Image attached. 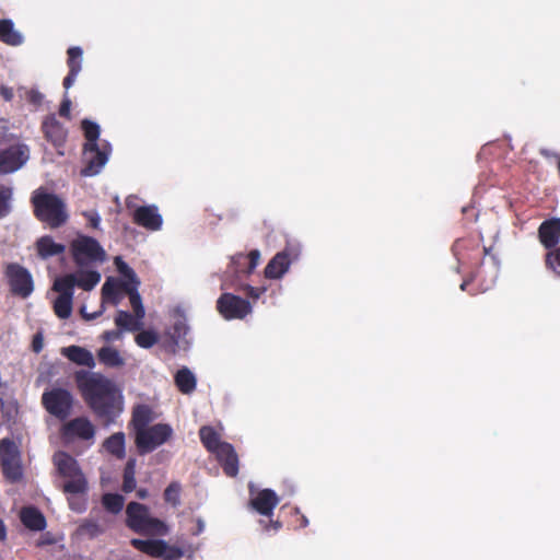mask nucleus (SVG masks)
Listing matches in <instances>:
<instances>
[{
	"label": "nucleus",
	"mask_w": 560,
	"mask_h": 560,
	"mask_svg": "<svg viewBox=\"0 0 560 560\" xmlns=\"http://www.w3.org/2000/svg\"><path fill=\"white\" fill-rule=\"evenodd\" d=\"M77 386L95 416L105 427L115 422L122 411V404L113 383L101 374L78 371L74 374Z\"/></svg>",
	"instance_id": "obj_1"
},
{
	"label": "nucleus",
	"mask_w": 560,
	"mask_h": 560,
	"mask_svg": "<svg viewBox=\"0 0 560 560\" xmlns=\"http://www.w3.org/2000/svg\"><path fill=\"white\" fill-rule=\"evenodd\" d=\"M31 202L35 218L51 229L60 228L69 219L66 202L44 188L33 191Z\"/></svg>",
	"instance_id": "obj_2"
},
{
	"label": "nucleus",
	"mask_w": 560,
	"mask_h": 560,
	"mask_svg": "<svg viewBox=\"0 0 560 560\" xmlns=\"http://www.w3.org/2000/svg\"><path fill=\"white\" fill-rule=\"evenodd\" d=\"M126 526L141 536L163 537L168 535V525L150 514V509L139 502H130L126 508Z\"/></svg>",
	"instance_id": "obj_3"
},
{
	"label": "nucleus",
	"mask_w": 560,
	"mask_h": 560,
	"mask_svg": "<svg viewBox=\"0 0 560 560\" xmlns=\"http://www.w3.org/2000/svg\"><path fill=\"white\" fill-rule=\"evenodd\" d=\"M58 475L68 479L62 490L70 494H85L88 491L86 478L78 460L66 452H57L52 457Z\"/></svg>",
	"instance_id": "obj_4"
},
{
	"label": "nucleus",
	"mask_w": 560,
	"mask_h": 560,
	"mask_svg": "<svg viewBox=\"0 0 560 560\" xmlns=\"http://www.w3.org/2000/svg\"><path fill=\"white\" fill-rule=\"evenodd\" d=\"M173 428L167 423H156L135 434V444L140 455H145L172 439Z\"/></svg>",
	"instance_id": "obj_5"
},
{
	"label": "nucleus",
	"mask_w": 560,
	"mask_h": 560,
	"mask_svg": "<svg viewBox=\"0 0 560 560\" xmlns=\"http://www.w3.org/2000/svg\"><path fill=\"white\" fill-rule=\"evenodd\" d=\"M454 256L460 267H479L489 248L481 246L480 242L471 236L462 237L455 241L452 246Z\"/></svg>",
	"instance_id": "obj_6"
},
{
	"label": "nucleus",
	"mask_w": 560,
	"mask_h": 560,
	"mask_svg": "<svg viewBox=\"0 0 560 560\" xmlns=\"http://www.w3.org/2000/svg\"><path fill=\"white\" fill-rule=\"evenodd\" d=\"M130 545L138 551L161 560H180L185 556L183 548L176 545H170L163 539L132 538Z\"/></svg>",
	"instance_id": "obj_7"
},
{
	"label": "nucleus",
	"mask_w": 560,
	"mask_h": 560,
	"mask_svg": "<svg viewBox=\"0 0 560 560\" xmlns=\"http://www.w3.org/2000/svg\"><path fill=\"white\" fill-rule=\"evenodd\" d=\"M42 405L48 413L63 421L71 415L73 396L68 389L55 387L43 393Z\"/></svg>",
	"instance_id": "obj_8"
},
{
	"label": "nucleus",
	"mask_w": 560,
	"mask_h": 560,
	"mask_svg": "<svg viewBox=\"0 0 560 560\" xmlns=\"http://www.w3.org/2000/svg\"><path fill=\"white\" fill-rule=\"evenodd\" d=\"M73 260L77 265L83 266L92 261H104L106 253L100 243L86 235H79L70 245Z\"/></svg>",
	"instance_id": "obj_9"
},
{
	"label": "nucleus",
	"mask_w": 560,
	"mask_h": 560,
	"mask_svg": "<svg viewBox=\"0 0 560 560\" xmlns=\"http://www.w3.org/2000/svg\"><path fill=\"white\" fill-rule=\"evenodd\" d=\"M0 467L11 483L19 482L23 477L20 452L10 439H3L0 443Z\"/></svg>",
	"instance_id": "obj_10"
},
{
	"label": "nucleus",
	"mask_w": 560,
	"mask_h": 560,
	"mask_svg": "<svg viewBox=\"0 0 560 560\" xmlns=\"http://www.w3.org/2000/svg\"><path fill=\"white\" fill-rule=\"evenodd\" d=\"M4 276L13 295L25 299L32 294L33 278L26 268L16 262L7 264Z\"/></svg>",
	"instance_id": "obj_11"
},
{
	"label": "nucleus",
	"mask_w": 560,
	"mask_h": 560,
	"mask_svg": "<svg viewBox=\"0 0 560 560\" xmlns=\"http://www.w3.org/2000/svg\"><path fill=\"white\" fill-rule=\"evenodd\" d=\"M217 310L228 320L243 319L252 312V305L241 296L223 293L217 301Z\"/></svg>",
	"instance_id": "obj_12"
},
{
	"label": "nucleus",
	"mask_w": 560,
	"mask_h": 560,
	"mask_svg": "<svg viewBox=\"0 0 560 560\" xmlns=\"http://www.w3.org/2000/svg\"><path fill=\"white\" fill-rule=\"evenodd\" d=\"M60 435L66 443L80 441H93L95 427L86 417H77L63 423Z\"/></svg>",
	"instance_id": "obj_13"
},
{
	"label": "nucleus",
	"mask_w": 560,
	"mask_h": 560,
	"mask_svg": "<svg viewBox=\"0 0 560 560\" xmlns=\"http://www.w3.org/2000/svg\"><path fill=\"white\" fill-rule=\"evenodd\" d=\"M28 159V149L24 144H14L0 151V175L21 168Z\"/></svg>",
	"instance_id": "obj_14"
},
{
	"label": "nucleus",
	"mask_w": 560,
	"mask_h": 560,
	"mask_svg": "<svg viewBox=\"0 0 560 560\" xmlns=\"http://www.w3.org/2000/svg\"><path fill=\"white\" fill-rule=\"evenodd\" d=\"M109 152L106 148L101 149L98 144L83 145V161L85 166L81 170L83 176H94L101 172L108 161Z\"/></svg>",
	"instance_id": "obj_15"
},
{
	"label": "nucleus",
	"mask_w": 560,
	"mask_h": 560,
	"mask_svg": "<svg viewBox=\"0 0 560 560\" xmlns=\"http://www.w3.org/2000/svg\"><path fill=\"white\" fill-rule=\"evenodd\" d=\"M42 131L45 139L57 150L63 148L68 138V129L56 118L54 114L45 117L42 122ZM58 153L62 154L61 151H58Z\"/></svg>",
	"instance_id": "obj_16"
},
{
	"label": "nucleus",
	"mask_w": 560,
	"mask_h": 560,
	"mask_svg": "<svg viewBox=\"0 0 560 560\" xmlns=\"http://www.w3.org/2000/svg\"><path fill=\"white\" fill-rule=\"evenodd\" d=\"M280 498L271 489L259 490L248 501V508L258 514L272 517L276 506L279 504Z\"/></svg>",
	"instance_id": "obj_17"
},
{
	"label": "nucleus",
	"mask_w": 560,
	"mask_h": 560,
	"mask_svg": "<svg viewBox=\"0 0 560 560\" xmlns=\"http://www.w3.org/2000/svg\"><path fill=\"white\" fill-rule=\"evenodd\" d=\"M260 259L258 249L250 250L247 255L238 253L231 258L230 270L236 277L250 275L257 267Z\"/></svg>",
	"instance_id": "obj_18"
},
{
	"label": "nucleus",
	"mask_w": 560,
	"mask_h": 560,
	"mask_svg": "<svg viewBox=\"0 0 560 560\" xmlns=\"http://www.w3.org/2000/svg\"><path fill=\"white\" fill-rule=\"evenodd\" d=\"M538 238L545 248H557L560 241V218L545 220L538 228Z\"/></svg>",
	"instance_id": "obj_19"
},
{
	"label": "nucleus",
	"mask_w": 560,
	"mask_h": 560,
	"mask_svg": "<svg viewBox=\"0 0 560 560\" xmlns=\"http://www.w3.org/2000/svg\"><path fill=\"white\" fill-rule=\"evenodd\" d=\"M133 222L151 231L161 229L163 220L155 206H141L133 212Z\"/></svg>",
	"instance_id": "obj_20"
},
{
	"label": "nucleus",
	"mask_w": 560,
	"mask_h": 560,
	"mask_svg": "<svg viewBox=\"0 0 560 560\" xmlns=\"http://www.w3.org/2000/svg\"><path fill=\"white\" fill-rule=\"evenodd\" d=\"M217 459L220 463L223 472L228 477H236L238 474V456L230 443H224L215 453Z\"/></svg>",
	"instance_id": "obj_21"
},
{
	"label": "nucleus",
	"mask_w": 560,
	"mask_h": 560,
	"mask_svg": "<svg viewBox=\"0 0 560 560\" xmlns=\"http://www.w3.org/2000/svg\"><path fill=\"white\" fill-rule=\"evenodd\" d=\"M290 264H291V259L285 249L280 253H277L271 258V260L267 264V266L265 268L266 278H268V279L281 278L288 271Z\"/></svg>",
	"instance_id": "obj_22"
},
{
	"label": "nucleus",
	"mask_w": 560,
	"mask_h": 560,
	"mask_svg": "<svg viewBox=\"0 0 560 560\" xmlns=\"http://www.w3.org/2000/svg\"><path fill=\"white\" fill-rule=\"evenodd\" d=\"M61 354L78 365L86 366L90 369L95 366L93 354L88 349L80 346L65 347L61 349Z\"/></svg>",
	"instance_id": "obj_23"
},
{
	"label": "nucleus",
	"mask_w": 560,
	"mask_h": 560,
	"mask_svg": "<svg viewBox=\"0 0 560 560\" xmlns=\"http://www.w3.org/2000/svg\"><path fill=\"white\" fill-rule=\"evenodd\" d=\"M20 518L23 525L35 532L45 529L46 518L43 513L35 506H25L21 510Z\"/></svg>",
	"instance_id": "obj_24"
},
{
	"label": "nucleus",
	"mask_w": 560,
	"mask_h": 560,
	"mask_svg": "<svg viewBox=\"0 0 560 560\" xmlns=\"http://www.w3.org/2000/svg\"><path fill=\"white\" fill-rule=\"evenodd\" d=\"M154 415L150 406L141 404L137 405L131 415L130 425L132 427L135 434L141 430L150 427L149 424L153 421Z\"/></svg>",
	"instance_id": "obj_25"
},
{
	"label": "nucleus",
	"mask_w": 560,
	"mask_h": 560,
	"mask_svg": "<svg viewBox=\"0 0 560 560\" xmlns=\"http://www.w3.org/2000/svg\"><path fill=\"white\" fill-rule=\"evenodd\" d=\"M37 254L40 258L47 259L57 255H61L66 250V246L56 243L49 235L42 236L36 242Z\"/></svg>",
	"instance_id": "obj_26"
},
{
	"label": "nucleus",
	"mask_w": 560,
	"mask_h": 560,
	"mask_svg": "<svg viewBox=\"0 0 560 560\" xmlns=\"http://www.w3.org/2000/svg\"><path fill=\"white\" fill-rule=\"evenodd\" d=\"M103 447L107 453L118 459H122L126 455V439L124 432H116L105 439Z\"/></svg>",
	"instance_id": "obj_27"
},
{
	"label": "nucleus",
	"mask_w": 560,
	"mask_h": 560,
	"mask_svg": "<svg viewBox=\"0 0 560 560\" xmlns=\"http://www.w3.org/2000/svg\"><path fill=\"white\" fill-rule=\"evenodd\" d=\"M199 438L202 445L210 453L215 454L225 443L220 440L219 433L210 425H203L199 429Z\"/></svg>",
	"instance_id": "obj_28"
},
{
	"label": "nucleus",
	"mask_w": 560,
	"mask_h": 560,
	"mask_svg": "<svg viewBox=\"0 0 560 560\" xmlns=\"http://www.w3.org/2000/svg\"><path fill=\"white\" fill-rule=\"evenodd\" d=\"M119 289L126 292L129 296L130 305L135 312L137 319H142L145 311L142 304L141 296L138 292V284H130L128 282H120Z\"/></svg>",
	"instance_id": "obj_29"
},
{
	"label": "nucleus",
	"mask_w": 560,
	"mask_h": 560,
	"mask_svg": "<svg viewBox=\"0 0 560 560\" xmlns=\"http://www.w3.org/2000/svg\"><path fill=\"white\" fill-rule=\"evenodd\" d=\"M0 40L10 46H19L23 43V36L14 28L9 19L0 20Z\"/></svg>",
	"instance_id": "obj_30"
},
{
	"label": "nucleus",
	"mask_w": 560,
	"mask_h": 560,
	"mask_svg": "<svg viewBox=\"0 0 560 560\" xmlns=\"http://www.w3.org/2000/svg\"><path fill=\"white\" fill-rule=\"evenodd\" d=\"M175 385L183 394H190L196 388V377L188 368L179 369L174 376Z\"/></svg>",
	"instance_id": "obj_31"
},
{
	"label": "nucleus",
	"mask_w": 560,
	"mask_h": 560,
	"mask_svg": "<svg viewBox=\"0 0 560 560\" xmlns=\"http://www.w3.org/2000/svg\"><path fill=\"white\" fill-rule=\"evenodd\" d=\"M75 287V273H68L59 277L52 284V290L59 293V296L73 298Z\"/></svg>",
	"instance_id": "obj_32"
},
{
	"label": "nucleus",
	"mask_w": 560,
	"mask_h": 560,
	"mask_svg": "<svg viewBox=\"0 0 560 560\" xmlns=\"http://www.w3.org/2000/svg\"><path fill=\"white\" fill-rule=\"evenodd\" d=\"M97 357L100 362L106 366L119 368L124 365V359L121 358L119 351L115 348L103 347L98 350Z\"/></svg>",
	"instance_id": "obj_33"
},
{
	"label": "nucleus",
	"mask_w": 560,
	"mask_h": 560,
	"mask_svg": "<svg viewBox=\"0 0 560 560\" xmlns=\"http://www.w3.org/2000/svg\"><path fill=\"white\" fill-rule=\"evenodd\" d=\"M136 458H129L125 465L121 486V490L125 493H130L136 489Z\"/></svg>",
	"instance_id": "obj_34"
},
{
	"label": "nucleus",
	"mask_w": 560,
	"mask_h": 560,
	"mask_svg": "<svg viewBox=\"0 0 560 560\" xmlns=\"http://www.w3.org/2000/svg\"><path fill=\"white\" fill-rule=\"evenodd\" d=\"M101 281V273L95 270L80 271L75 275V285L84 291H91Z\"/></svg>",
	"instance_id": "obj_35"
},
{
	"label": "nucleus",
	"mask_w": 560,
	"mask_h": 560,
	"mask_svg": "<svg viewBox=\"0 0 560 560\" xmlns=\"http://www.w3.org/2000/svg\"><path fill=\"white\" fill-rule=\"evenodd\" d=\"M140 320L137 319L136 315H131L127 311H118L115 316V324L119 329L137 330L140 326Z\"/></svg>",
	"instance_id": "obj_36"
},
{
	"label": "nucleus",
	"mask_w": 560,
	"mask_h": 560,
	"mask_svg": "<svg viewBox=\"0 0 560 560\" xmlns=\"http://www.w3.org/2000/svg\"><path fill=\"white\" fill-rule=\"evenodd\" d=\"M72 303H73V298H70L68 295H67V298L58 295L56 298V300L54 301L55 314L61 319L69 318L72 314Z\"/></svg>",
	"instance_id": "obj_37"
},
{
	"label": "nucleus",
	"mask_w": 560,
	"mask_h": 560,
	"mask_svg": "<svg viewBox=\"0 0 560 560\" xmlns=\"http://www.w3.org/2000/svg\"><path fill=\"white\" fill-rule=\"evenodd\" d=\"M125 499L118 493H105L102 497V504L106 511L118 514L124 508Z\"/></svg>",
	"instance_id": "obj_38"
},
{
	"label": "nucleus",
	"mask_w": 560,
	"mask_h": 560,
	"mask_svg": "<svg viewBox=\"0 0 560 560\" xmlns=\"http://www.w3.org/2000/svg\"><path fill=\"white\" fill-rule=\"evenodd\" d=\"M12 197H13L12 187L0 184V219L5 218L11 212Z\"/></svg>",
	"instance_id": "obj_39"
},
{
	"label": "nucleus",
	"mask_w": 560,
	"mask_h": 560,
	"mask_svg": "<svg viewBox=\"0 0 560 560\" xmlns=\"http://www.w3.org/2000/svg\"><path fill=\"white\" fill-rule=\"evenodd\" d=\"M81 128L83 130L86 142L84 144H98L97 140L100 137V126L89 119L81 121Z\"/></svg>",
	"instance_id": "obj_40"
},
{
	"label": "nucleus",
	"mask_w": 560,
	"mask_h": 560,
	"mask_svg": "<svg viewBox=\"0 0 560 560\" xmlns=\"http://www.w3.org/2000/svg\"><path fill=\"white\" fill-rule=\"evenodd\" d=\"M68 60L67 65L70 72L79 73L81 71L82 63V49L80 47H70L67 51Z\"/></svg>",
	"instance_id": "obj_41"
},
{
	"label": "nucleus",
	"mask_w": 560,
	"mask_h": 560,
	"mask_svg": "<svg viewBox=\"0 0 560 560\" xmlns=\"http://www.w3.org/2000/svg\"><path fill=\"white\" fill-rule=\"evenodd\" d=\"M114 264L118 272L129 280L128 283L139 284V280L137 279L135 271L128 266L126 261H124L120 256H116L114 258Z\"/></svg>",
	"instance_id": "obj_42"
},
{
	"label": "nucleus",
	"mask_w": 560,
	"mask_h": 560,
	"mask_svg": "<svg viewBox=\"0 0 560 560\" xmlns=\"http://www.w3.org/2000/svg\"><path fill=\"white\" fill-rule=\"evenodd\" d=\"M180 483L177 481L171 482L164 490V500L171 503L173 506H177L180 503Z\"/></svg>",
	"instance_id": "obj_43"
},
{
	"label": "nucleus",
	"mask_w": 560,
	"mask_h": 560,
	"mask_svg": "<svg viewBox=\"0 0 560 560\" xmlns=\"http://www.w3.org/2000/svg\"><path fill=\"white\" fill-rule=\"evenodd\" d=\"M545 265L556 276L560 277V246L549 250L545 256Z\"/></svg>",
	"instance_id": "obj_44"
},
{
	"label": "nucleus",
	"mask_w": 560,
	"mask_h": 560,
	"mask_svg": "<svg viewBox=\"0 0 560 560\" xmlns=\"http://www.w3.org/2000/svg\"><path fill=\"white\" fill-rule=\"evenodd\" d=\"M135 339L136 343L144 349L153 347L159 341L156 332L152 330H142L136 336Z\"/></svg>",
	"instance_id": "obj_45"
},
{
	"label": "nucleus",
	"mask_w": 560,
	"mask_h": 560,
	"mask_svg": "<svg viewBox=\"0 0 560 560\" xmlns=\"http://www.w3.org/2000/svg\"><path fill=\"white\" fill-rule=\"evenodd\" d=\"M189 332V326L185 318L177 319L172 328V338L176 343L184 341Z\"/></svg>",
	"instance_id": "obj_46"
},
{
	"label": "nucleus",
	"mask_w": 560,
	"mask_h": 560,
	"mask_svg": "<svg viewBox=\"0 0 560 560\" xmlns=\"http://www.w3.org/2000/svg\"><path fill=\"white\" fill-rule=\"evenodd\" d=\"M102 299L103 301H109L113 305L119 303L118 289L115 284L110 283L109 279L103 284Z\"/></svg>",
	"instance_id": "obj_47"
},
{
	"label": "nucleus",
	"mask_w": 560,
	"mask_h": 560,
	"mask_svg": "<svg viewBox=\"0 0 560 560\" xmlns=\"http://www.w3.org/2000/svg\"><path fill=\"white\" fill-rule=\"evenodd\" d=\"M80 532L83 535H88L90 538H95L103 534L104 529L95 521H85L80 525Z\"/></svg>",
	"instance_id": "obj_48"
},
{
	"label": "nucleus",
	"mask_w": 560,
	"mask_h": 560,
	"mask_svg": "<svg viewBox=\"0 0 560 560\" xmlns=\"http://www.w3.org/2000/svg\"><path fill=\"white\" fill-rule=\"evenodd\" d=\"M69 506L72 511L81 513L86 509V499L85 498H75L71 497L68 499Z\"/></svg>",
	"instance_id": "obj_49"
},
{
	"label": "nucleus",
	"mask_w": 560,
	"mask_h": 560,
	"mask_svg": "<svg viewBox=\"0 0 560 560\" xmlns=\"http://www.w3.org/2000/svg\"><path fill=\"white\" fill-rule=\"evenodd\" d=\"M269 521L266 522L264 520H260L259 521V524L261 525L262 529L265 532H278L279 529H281L282 527V523L278 520H272L271 517H268Z\"/></svg>",
	"instance_id": "obj_50"
},
{
	"label": "nucleus",
	"mask_w": 560,
	"mask_h": 560,
	"mask_svg": "<svg viewBox=\"0 0 560 560\" xmlns=\"http://www.w3.org/2000/svg\"><path fill=\"white\" fill-rule=\"evenodd\" d=\"M71 100L66 96L59 107V115L68 120L71 119Z\"/></svg>",
	"instance_id": "obj_51"
},
{
	"label": "nucleus",
	"mask_w": 560,
	"mask_h": 560,
	"mask_svg": "<svg viewBox=\"0 0 560 560\" xmlns=\"http://www.w3.org/2000/svg\"><path fill=\"white\" fill-rule=\"evenodd\" d=\"M43 100H44V95L39 91L31 90L27 92V101L31 104H33L35 106H39V105H42Z\"/></svg>",
	"instance_id": "obj_52"
},
{
	"label": "nucleus",
	"mask_w": 560,
	"mask_h": 560,
	"mask_svg": "<svg viewBox=\"0 0 560 560\" xmlns=\"http://www.w3.org/2000/svg\"><path fill=\"white\" fill-rule=\"evenodd\" d=\"M243 291L249 298L258 299L266 291V289L265 288H256V287H252V285L246 284L243 288Z\"/></svg>",
	"instance_id": "obj_53"
},
{
	"label": "nucleus",
	"mask_w": 560,
	"mask_h": 560,
	"mask_svg": "<svg viewBox=\"0 0 560 560\" xmlns=\"http://www.w3.org/2000/svg\"><path fill=\"white\" fill-rule=\"evenodd\" d=\"M0 96L5 102H11L14 97V91L12 88L1 84L0 85Z\"/></svg>",
	"instance_id": "obj_54"
},
{
	"label": "nucleus",
	"mask_w": 560,
	"mask_h": 560,
	"mask_svg": "<svg viewBox=\"0 0 560 560\" xmlns=\"http://www.w3.org/2000/svg\"><path fill=\"white\" fill-rule=\"evenodd\" d=\"M78 74H79V73H75L74 71H73V72H70V71H69V72H68L67 77L63 79V82H62L63 88H65L66 90L70 89V88L73 85V83L75 82V79H77Z\"/></svg>",
	"instance_id": "obj_55"
},
{
	"label": "nucleus",
	"mask_w": 560,
	"mask_h": 560,
	"mask_svg": "<svg viewBox=\"0 0 560 560\" xmlns=\"http://www.w3.org/2000/svg\"><path fill=\"white\" fill-rule=\"evenodd\" d=\"M32 348L35 352H39L43 349V338L39 334L34 336L32 341Z\"/></svg>",
	"instance_id": "obj_56"
},
{
	"label": "nucleus",
	"mask_w": 560,
	"mask_h": 560,
	"mask_svg": "<svg viewBox=\"0 0 560 560\" xmlns=\"http://www.w3.org/2000/svg\"><path fill=\"white\" fill-rule=\"evenodd\" d=\"M294 513L299 516V527H306L308 525L307 517L300 513L299 508H294Z\"/></svg>",
	"instance_id": "obj_57"
},
{
	"label": "nucleus",
	"mask_w": 560,
	"mask_h": 560,
	"mask_svg": "<svg viewBox=\"0 0 560 560\" xmlns=\"http://www.w3.org/2000/svg\"><path fill=\"white\" fill-rule=\"evenodd\" d=\"M89 223H90V226H92L93 229H97L100 223H101L100 215L97 213L90 214L89 215Z\"/></svg>",
	"instance_id": "obj_58"
},
{
	"label": "nucleus",
	"mask_w": 560,
	"mask_h": 560,
	"mask_svg": "<svg viewBox=\"0 0 560 560\" xmlns=\"http://www.w3.org/2000/svg\"><path fill=\"white\" fill-rule=\"evenodd\" d=\"M7 538V528L3 521L0 518V541L5 540Z\"/></svg>",
	"instance_id": "obj_59"
},
{
	"label": "nucleus",
	"mask_w": 560,
	"mask_h": 560,
	"mask_svg": "<svg viewBox=\"0 0 560 560\" xmlns=\"http://www.w3.org/2000/svg\"><path fill=\"white\" fill-rule=\"evenodd\" d=\"M119 336L118 331L112 330V331H105L104 337L107 340H114Z\"/></svg>",
	"instance_id": "obj_60"
},
{
	"label": "nucleus",
	"mask_w": 560,
	"mask_h": 560,
	"mask_svg": "<svg viewBox=\"0 0 560 560\" xmlns=\"http://www.w3.org/2000/svg\"><path fill=\"white\" fill-rule=\"evenodd\" d=\"M148 495H149V492L147 489L140 488L137 490V497L139 499L143 500V499L148 498Z\"/></svg>",
	"instance_id": "obj_61"
},
{
	"label": "nucleus",
	"mask_w": 560,
	"mask_h": 560,
	"mask_svg": "<svg viewBox=\"0 0 560 560\" xmlns=\"http://www.w3.org/2000/svg\"><path fill=\"white\" fill-rule=\"evenodd\" d=\"M81 313H82V315H83L85 318H88V319L95 318V317L100 314V313H94V314H92V315H86V314L84 313V308H82V310H81Z\"/></svg>",
	"instance_id": "obj_62"
},
{
	"label": "nucleus",
	"mask_w": 560,
	"mask_h": 560,
	"mask_svg": "<svg viewBox=\"0 0 560 560\" xmlns=\"http://www.w3.org/2000/svg\"><path fill=\"white\" fill-rule=\"evenodd\" d=\"M469 284V281L465 280L463 281V283L460 284V290H466V287Z\"/></svg>",
	"instance_id": "obj_63"
},
{
	"label": "nucleus",
	"mask_w": 560,
	"mask_h": 560,
	"mask_svg": "<svg viewBox=\"0 0 560 560\" xmlns=\"http://www.w3.org/2000/svg\"><path fill=\"white\" fill-rule=\"evenodd\" d=\"M541 154H542V155H545V156H548V155H549V154H548V152H547L546 150H542V151H541Z\"/></svg>",
	"instance_id": "obj_64"
}]
</instances>
